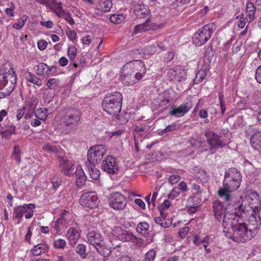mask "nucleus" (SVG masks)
Wrapping results in <instances>:
<instances>
[{
	"instance_id": "37998d69",
	"label": "nucleus",
	"mask_w": 261,
	"mask_h": 261,
	"mask_svg": "<svg viewBox=\"0 0 261 261\" xmlns=\"http://www.w3.org/2000/svg\"><path fill=\"white\" fill-rule=\"evenodd\" d=\"M196 177L201 182L205 181L207 180V174L202 169H199L195 175Z\"/></svg>"
},
{
	"instance_id": "a18cd8bd",
	"label": "nucleus",
	"mask_w": 261,
	"mask_h": 261,
	"mask_svg": "<svg viewBox=\"0 0 261 261\" xmlns=\"http://www.w3.org/2000/svg\"><path fill=\"white\" fill-rule=\"evenodd\" d=\"M112 7V3L110 0H106L100 5L101 11L104 12L110 11Z\"/></svg>"
},
{
	"instance_id": "a878e982",
	"label": "nucleus",
	"mask_w": 261,
	"mask_h": 261,
	"mask_svg": "<svg viewBox=\"0 0 261 261\" xmlns=\"http://www.w3.org/2000/svg\"><path fill=\"white\" fill-rule=\"evenodd\" d=\"M232 206L233 207V213L236 216L244 217L247 215L245 207L243 206L242 202L239 201L238 202H235L234 204H232Z\"/></svg>"
},
{
	"instance_id": "69168bd1",
	"label": "nucleus",
	"mask_w": 261,
	"mask_h": 261,
	"mask_svg": "<svg viewBox=\"0 0 261 261\" xmlns=\"http://www.w3.org/2000/svg\"><path fill=\"white\" fill-rule=\"evenodd\" d=\"M40 24L42 26L45 27L48 29L51 28L53 26V23L51 20H48L47 21H40Z\"/></svg>"
},
{
	"instance_id": "e2e57ef3",
	"label": "nucleus",
	"mask_w": 261,
	"mask_h": 261,
	"mask_svg": "<svg viewBox=\"0 0 261 261\" xmlns=\"http://www.w3.org/2000/svg\"><path fill=\"white\" fill-rule=\"evenodd\" d=\"M193 243L196 246L200 245L203 243L202 238H201L198 235H196L193 238Z\"/></svg>"
},
{
	"instance_id": "dca6fc26",
	"label": "nucleus",
	"mask_w": 261,
	"mask_h": 261,
	"mask_svg": "<svg viewBox=\"0 0 261 261\" xmlns=\"http://www.w3.org/2000/svg\"><path fill=\"white\" fill-rule=\"evenodd\" d=\"M71 221V214L66 210H64L60 216L55 222L54 228L59 232L63 228H66Z\"/></svg>"
},
{
	"instance_id": "680f3d73",
	"label": "nucleus",
	"mask_w": 261,
	"mask_h": 261,
	"mask_svg": "<svg viewBox=\"0 0 261 261\" xmlns=\"http://www.w3.org/2000/svg\"><path fill=\"white\" fill-rule=\"evenodd\" d=\"M37 44L39 49L40 50H43L46 48L47 43L45 40H41L38 42Z\"/></svg>"
},
{
	"instance_id": "7c9ffc66",
	"label": "nucleus",
	"mask_w": 261,
	"mask_h": 261,
	"mask_svg": "<svg viewBox=\"0 0 261 261\" xmlns=\"http://www.w3.org/2000/svg\"><path fill=\"white\" fill-rule=\"evenodd\" d=\"M246 10L247 15L248 17L249 20H247L249 22H251L254 19L255 12L256 8L254 6V4L251 2H247L246 6Z\"/></svg>"
},
{
	"instance_id": "2f4dec72",
	"label": "nucleus",
	"mask_w": 261,
	"mask_h": 261,
	"mask_svg": "<svg viewBox=\"0 0 261 261\" xmlns=\"http://www.w3.org/2000/svg\"><path fill=\"white\" fill-rule=\"evenodd\" d=\"M136 231L142 236H148L149 234L148 224L146 222L139 223L136 228Z\"/></svg>"
},
{
	"instance_id": "5701e85b",
	"label": "nucleus",
	"mask_w": 261,
	"mask_h": 261,
	"mask_svg": "<svg viewBox=\"0 0 261 261\" xmlns=\"http://www.w3.org/2000/svg\"><path fill=\"white\" fill-rule=\"evenodd\" d=\"M250 141L251 146L261 153V132L254 133Z\"/></svg>"
},
{
	"instance_id": "bf43d9fd",
	"label": "nucleus",
	"mask_w": 261,
	"mask_h": 261,
	"mask_svg": "<svg viewBox=\"0 0 261 261\" xmlns=\"http://www.w3.org/2000/svg\"><path fill=\"white\" fill-rule=\"evenodd\" d=\"M189 231V227H186L180 229L178 231V234L179 237L184 239L186 237Z\"/></svg>"
},
{
	"instance_id": "052dcab7",
	"label": "nucleus",
	"mask_w": 261,
	"mask_h": 261,
	"mask_svg": "<svg viewBox=\"0 0 261 261\" xmlns=\"http://www.w3.org/2000/svg\"><path fill=\"white\" fill-rule=\"evenodd\" d=\"M255 77L257 82L261 84V65L259 66L256 69Z\"/></svg>"
},
{
	"instance_id": "6ab92c4d",
	"label": "nucleus",
	"mask_w": 261,
	"mask_h": 261,
	"mask_svg": "<svg viewBox=\"0 0 261 261\" xmlns=\"http://www.w3.org/2000/svg\"><path fill=\"white\" fill-rule=\"evenodd\" d=\"M34 204L30 203L24 204L22 205L15 206L14 208L13 218L17 219H21L24 213H27L28 210H33L35 208Z\"/></svg>"
},
{
	"instance_id": "f704fd0d",
	"label": "nucleus",
	"mask_w": 261,
	"mask_h": 261,
	"mask_svg": "<svg viewBox=\"0 0 261 261\" xmlns=\"http://www.w3.org/2000/svg\"><path fill=\"white\" fill-rule=\"evenodd\" d=\"M48 110L46 108L37 109L35 112L36 117L40 120H45L48 116Z\"/></svg>"
},
{
	"instance_id": "49530a36",
	"label": "nucleus",
	"mask_w": 261,
	"mask_h": 261,
	"mask_svg": "<svg viewBox=\"0 0 261 261\" xmlns=\"http://www.w3.org/2000/svg\"><path fill=\"white\" fill-rule=\"evenodd\" d=\"M155 251L153 249H150L145 254L144 261H153L155 257Z\"/></svg>"
},
{
	"instance_id": "ea45409f",
	"label": "nucleus",
	"mask_w": 261,
	"mask_h": 261,
	"mask_svg": "<svg viewBox=\"0 0 261 261\" xmlns=\"http://www.w3.org/2000/svg\"><path fill=\"white\" fill-rule=\"evenodd\" d=\"M43 149L49 153H57L59 152L58 147L49 143L45 144L43 147Z\"/></svg>"
},
{
	"instance_id": "4d7b16f0",
	"label": "nucleus",
	"mask_w": 261,
	"mask_h": 261,
	"mask_svg": "<svg viewBox=\"0 0 261 261\" xmlns=\"http://www.w3.org/2000/svg\"><path fill=\"white\" fill-rule=\"evenodd\" d=\"M219 99L220 101V105L221 110V113L222 114H223L225 111V102L223 100L224 99V96L223 94L221 93H219Z\"/></svg>"
},
{
	"instance_id": "c756f323",
	"label": "nucleus",
	"mask_w": 261,
	"mask_h": 261,
	"mask_svg": "<svg viewBox=\"0 0 261 261\" xmlns=\"http://www.w3.org/2000/svg\"><path fill=\"white\" fill-rule=\"evenodd\" d=\"M24 77L27 81L35 84L38 87H40L42 85L41 80L31 72H25L24 74Z\"/></svg>"
},
{
	"instance_id": "72a5a7b5",
	"label": "nucleus",
	"mask_w": 261,
	"mask_h": 261,
	"mask_svg": "<svg viewBox=\"0 0 261 261\" xmlns=\"http://www.w3.org/2000/svg\"><path fill=\"white\" fill-rule=\"evenodd\" d=\"M150 22V18L148 17L146 21L140 24L137 25L135 27V32L136 33L145 32L149 29H152L151 27H149V22Z\"/></svg>"
},
{
	"instance_id": "c85d7f7f",
	"label": "nucleus",
	"mask_w": 261,
	"mask_h": 261,
	"mask_svg": "<svg viewBox=\"0 0 261 261\" xmlns=\"http://www.w3.org/2000/svg\"><path fill=\"white\" fill-rule=\"evenodd\" d=\"M249 206L252 210V214L251 216H255L256 217H259L257 213L261 210V200L259 199H254V201H249Z\"/></svg>"
},
{
	"instance_id": "0eeeda50",
	"label": "nucleus",
	"mask_w": 261,
	"mask_h": 261,
	"mask_svg": "<svg viewBox=\"0 0 261 261\" xmlns=\"http://www.w3.org/2000/svg\"><path fill=\"white\" fill-rule=\"evenodd\" d=\"M228 133L227 130H222L219 135H218L213 131H207L205 133L207 142L210 146V150L215 151L219 148H222L225 145L224 143L223 137H225Z\"/></svg>"
},
{
	"instance_id": "9b49d317",
	"label": "nucleus",
	"mask_w": 261,
	"mask_h": 261,
	"mask_svg": "<svg viewBox=\"0 0 261 261\" xmlns=\"http://www.w3.org/2000/svg\"><path fill=\"white\" fill-rule=\"evenodd\" d=\"M114 236L118 238L119 240L124 242H132L135 243V240H138V242L142 241L141 239H139L130 231L126 230L121 227L116 226L112 230Z\"/></svg>"
},
{
	"instance_id": "2eb2a0df",
	"label": "nucleus",
	"mask_w": 261,
	"mask_h": 261,
	"mask_svg": "<svg viewBox=\"0 0 261 261\" xmlns=\"http://www.w3.org/2000/svg\"><path fill=\"white\" fill-rule=\"evenodd\" d=\"M192 102L191 100L182 103L177 108H176L174 106H172L170 108L169 114L175 117H180L188 113L192 108Z\"/></svg>"
},
{
	"instance_id": "473e14b6",
	"label": "nucleus",
	"mask_w": 261,
	"mask_h": 261,
	"mask_svg": "<svg viewBox=\"0 0 261 261\" xmlns=\"http://www.w3.org/2000/svg\"><path fill=\"white\" fill-rule=\"evenodd\" d=\"M95 165L87 164L91 178L94 180L98 179L100 176V171L95 167Z\"/></svg>"
},
{
	"instance_id": "e433bc0d",
	"label": "nucleus",
	"mask_w": 261,
	"mask_h": 261,
	"mask_svg": "<svg viewBox=\"0 0 261 261\" xmlns=\"http://www.w3.org/2000/svg\"><path fill=\"white\" fill-rule=\"evenodd\" d=\"M75 252L82 259H85L88 255V253H86V246L83 244L77 245L75 248Z\"/></svg>"
},
{
	"instance_id": "423d86ee",
	"label": "nucleus",
	"mask_w": 261,
	"mask_h": 261,
	"mask_svg": "<svg viewBox=\"0 0 261 261\" xmlns=\"http://www.w3.org/2000/svg\"><path fill=\"white\" fill-rule=\"evenodd\" d=\"M80 120V112L77 109L69 108L66 110L62 117L63 124L71 131L74 130Z\"/></svg>"
},
{
	"instance_id": "4be33fe9",
	"label": "nucleus",
	"mask_w": 261,
	"mask_h": 261,
	"mask_svg": "<svg viewBox=\"0 0 261 261\" xmlns=\"http://www.w3.org/2000/svg\"><path fill=\"white\" fill-rule=\"evenodd\" d=\"M55 5L57 6V8L58 9V12H57L56 10L55 11L57 15L59 17L64 18L70 25H73L74 24V20L69 14L67 13L64 11L62 7L61 3H55Z\"/></svg>"
},
{
	"instance_id": "1a4fd4ad",
	"label": "nucleus",
	"mask_w": 261,
	"mask_h": 261,
	"mask_svg": "<svg viewBox=\"0 0 261 261\" xmlns=\"http://www.w3.org/2000/svg\"><path fill=\"white\" fill-rule=\"evenodd\" d=\"M105 145H99L91 147L88 151L87 164L96 165L100 161L106 153Z\"/></svg>"
},
{
	"instance_id": "c03bdc74",
	"label": "nucleus",
	"mask_w": 261,
	"mask_h": 261,
	"mask_svg": "<svg viewBox=\"0 0 261 261\" xmlns=\"http://www.w3.org/2000/svg\"><path fill=\"white\" fill-rule=\"evenodd\" d=\"M68 56L71 61H73L77 54V49L76 48L73 46H70L69 47L68 51H67Z\"/></svg>"
},
{
	"instance_id": "79ce46f5",
	"label": "nucleus",
	"mask_w": 261,
	"mask_h": 261,
	"mask_svg": "<svg viewBox=\"0 0 261 261\" xmlns=\"http://www.w3.org/2000/svg\"><path fill=\"white\" fill-rule=\"evenodd\" d=\"M179 68H170L168 70L167 76L171 80L175 82Z\"/></svg>"
},
{
	"instance_id": "cd10ccee",
	"label": "nucleus",
	"mask_w": 261,
	"mask_h": 261,
	"mask_svg": "<svg viewBox=\"0 0 261 261\" xmlns=\"http://www.w3.org/2000/svg\"><path fill=\"white\" fill-rule=\"evenodd\" d=\"M97 252L105 257L110 256L112 253V249L102 243L95 248Z\"/></svg>"
},
{
	"instance_id": "6e6552de",
	"label": "nucleus",
	"mask_w": 261,
	"mask_h": 261,
	"mask_svg": "<svg viewBox=\"0 0 261 261\" xmlns=\"http://www.w3.org/2000/svg\"><path fill=\"white\" fill-rule=\"evenodd\" d=\"M108 199L110 206L116 211H123L127 204L126 197L120 192L111 193Z\"/></svg>"
},
{
	"instance_id": "0e129e2a",
	"label": "nucleus",
	"mask_w": 261,
	"mask_h": 261,
	"mask_svg": "<svg viewBox=\"0 0 261 261\" xmlns=\"http://www.w3.org/2000/svg\"><path fill=\"white\" fill-rule=\"evenodd\" d=\"M67 35L70 40H73L76 38V33L73 30L67 31Z\"/></svg>"
},
{
	"instance_id": "393cba45",
	"label": "nucleus",
	"mask_w": 261,
	"mask_h": 261,
	"mask_svg": "<svg viewBox=\"0 0 261 261\" xmlns=\"http://www.w3.org/2000/svg\"><path fill=\"white\" fill-rule=\"evenodd\" d=\"M76 176L75 184L79 188H82L86 180V176L81 168H77L74 172Z\"/></svg>"
},
{
	"instance_id": "f03ea898",
	"label": "nucleus",
	"mask_w": 261,
	"mask_h": 261,
	"mask_svg": "<svg viewBox=\"0 0 261 261\" xmlns=\"http://www.w3.org/2000/svg\"><path fill=\"white\" fill-rule=\"evenodd\" d=\"M241 180L242 175L239 170L236 168L228 169L225 173L223 187L218 191V195L227 202L232 201L231 193L240 187Z\"/></svg>"
},
{
	"instance_id": "ddd939ff",
	"label": "nucleus",
	"mask_w": 261,
	"mask_h": 261,
	"mask_svg": "<svg viewBox=\"0 0 261 261\" xmlns=\"http://www.w3.org/2000/svg\"><path fill=\"white\" fill-rule=\"evenodd\" d=\"M126 69H129L132 73L135 74V77L139 81L146 73V68L143 62L140 60H135L127 63Z\"/></svg>"
},
{
	"instance_id": "aec40b11",
	"label": "nucleus",
	"mask_w": 261,
	"mask_h": 261,
	"mask_svg": "<svg viewBox=\"0 0 261 261\" xmlns=\"http://www.w3.org/2000/svg\"><path fill=\"white\" fill-rule=\"evenodd\" d=\"M134 13L138 18L148 17L150 11L146 5L137 4L134 7Z\"/></svg>"
},
{
	"instance_id": "338daca9",
	"label": "nucleus",
	"mask_w": 261,
	"mask_h": 261,
	"mask_svg": "<svg viewBox=\"0 0 261 261\" xmlns=\"http://www.w3.org/2000/svg\"><path fill=\"white\" fill-rule=\"evenodd\" d=\"M135 203L143 210L145 209V204L141 199H136L135 200Z\"/></svg>"
},
{
	"instance_id": "de8ad7c7",
	"label": "nucleus",
	"mask_w": 261,
	"mask_h": 261,
	"mask_svg": "<svg viewBox=\"0 0 261 261\" xmlns=\"http://www.w3.org/2000/svg\"><path fill=\"white\" fill-rule=\"evenodd\" d=\"M66 241L63 239H58L54 242V247L56 249H63L66 245Z\"/></svg>"
},
{
	"instance_id": "864d4df0",
	"label": "nucleus",
	"mask_w": 261,
	"mask_h": 261,
	"mask_svg": "<svg viewBox=\"0 0 261 261\" xmlns=\"http://www.w3.org/2000/svg\"><path fill=\"white\" fill-rule=\"evenodd\" d=\"M181 177L179 175H171L168 178V182L171 185L177 183L180 179Z\"/></svg>"
},
{
	"instance_id": "a19ab883",
	"label": "nucleus",
	"mask_w": 261,
	"mask_h": 261,
	"mask_svg": "<svg viewBox=\"0 0 261 261\" xmlns=\"http://www.w3.org/2000/svg\"><path fill=\"white\" fill-rule=\"evenodd\" d=\"M28 19V16L23 15L22 17L18 20L17 23H15L13 24V28L16 30H20L24 24Z\"/></svg>"
},
{
	"instance_id": "6e6d98bb",
	"label": "nucleus",
	"mask_w": 261,
	"mask_h": 261,
	"mask_svg": "<svg viewBox=\"0 0 261 261\" xmlns=\"http://www.w3.org/2000/svg\"><path fill=\"white\" fill-rule=\"evenodd\" d=\"M259 199L257 193L255 191H250L247 196L248 202L249 201H254V199Z\"/></svg>"
},
{
	"instance_id": "f257e3e1",
	"label": "nucleus",
	"mask_w": 261,
	"mask_h": 261,
	"mask_svg": "<svg viewBox=\"0 0 261 261\" xmlns=\"http://www.w3.org/2000/svg\"><path fill=\"white\" fill-rule=\"evenodd\" d=\"M250 222L254 221L253 227L247 225L245 222H239L232 226L233 233L230 236H227L236 242H245L251 240L258 232L261 223L260 217L252 216L249 218Z\"/></svg>"
},
{
	"instance_id": "a211bd4d",
	"label": "nucleus",
	"mask_w": 261,
	"mask_h": 261,
	"mask_svg": "<svg viewBox=\"0 0 261 261\" xmlns=\"http://www.w3.org/2000/svg\"><path fill=\"white\" fill-rule=\"evenodd\" d=\"M88 242L95 248L103 240V238L100 232L96 230L89 231L87 235Z\"/></svg>"
},
{
	"instance_id": "bb28decb",
	"label": "nucleus",
	"mask_w": 261,
	"mask_h": 261,
	"mask_svg": "<svg viewBox=\"0 0 261 261\" xmlns=\"http://www.w3.org/2000/svg\"><path fill=\"white\" fill-rule=\"evenodd\" d=\"M48 249V247L45 243H40L37 244L32 248L31 252L34 256H38L42 253H45Z\"/></svg>"
},
{
	"instance_id": "5fc2aeb1",
	"label": "nucleus",
	"mask_w": 261,
	"mask_h": 261,
	"mask_svg": "<svg viewBox=\"0 0 261 261\" xmlns=\"http://www.w3.org/2000/svg\"><path fill=\"white\" fill-rule=\"evenodd\" d=\"M186 76V72L179 68L178 72H177L176 81L181 82L185 80Z\"/></svg>"
},
{
	"instance_id": "4468645a",
	"label": "nucleus",
	"mask_w": 261,
	"mask_h": 261,
	"mask_svg": "<svg viewBox=\"0 0 261 261\" xmlns=\"http://www.w3.org/2000/svg\"><path fill=\"white\" fill-rule=\"evenodd\" d=\"M101 169L110 174H117L119 170L116 159L111 155L107 156L102 161Z\"/></svg>"
},
{
	"instance_id": "9d476101",
	"label": "nucleus",
	"mask_w": 261,
	"mask_h": 261,
	"mask_svg": "<svg viewBox=\"0 0 261 261\" xmlns=\"http://www.w3.org/2000/svg\"><path fill=\"white\" fill-rule=\"evenodd\" d=\"M79 202L85 208L93 209L98 206V197L95 192L84 191L80 197Z\"/></svg>"
},
{
	"instance_id": "b1692460",
	"label": "nucleus",
	"mask_w": 261,
	"mask_h": 261,
	"mask_svg": "<svg viewBox=\"0 0 261 261\" xmlns=\"http://www.w3.org/2000/svg\"><path fill=\"white\" fill-rule=\"evenodd\" d=\"M67 237L68 239L69 243L73 246L75 245L77 240L80 237V234L76 228H70L67 233Z\"/></svg>"
},
{
	"instance_id": "13d9d810",
	"label": "nucleus",
	"mask_w": 261,
	"mask_h": 261,
	"mask_svg": "<svg viewBox=\"0 0 261 261\" xmlns=\"http://www.w3.org/2000/svg\"><path fill=\"white\" fill-rule=\"evenodd\" d=\"M180 191L179 188L177 187L174 188L170 192V194H168V197L169 199H174L179 194Z\"/></svg>"
},
{
	"instance_id": "774afa93",
	"label": "nucleus",
	"mask_w": 261,
	"mask_h": 261,
	"mask_svg": "<svg viewBox=\"0 0 261 261\" xmlns=\"http://www.w3.org/2000/svg\"><path fill=\"white\" fill-rule=\"evenodd\" d=\"M258 110L257 111V119L258 122L261 124V102L258 103Z\"/></svg>"
},
{
	"instance_id": "20e7f679",
	"label": "nucleus",
	"mask_w": 261,
	"mask_h": 261,
	"mask_svg": "<svg viewBox=\"0 0 261 261\" xmlns=\"http://www.w3.org/2000/svg\"><path fill=\"white\" fill-rule=\"evenodd\" d=\"M16 81L17 75L12 68L8 72L0 73V99L10 95Z\"/></svg>"
},
{
	"instance_id": "f3484780",
	"label": "nucleus",
	"mask_w": 261,
	"mask_h": 261,
	"mask_svg": "<svg viewBox=\"0 0 261 261\" xmlns=\"http://www.w3.org/2000/svg\"><path fill=\"white\" fill-rule=\"evenodd\" d=\"M130 71L129 69H126V65H125L123 68L122 75L120 76L122 83L127 86L132 85L138 81L135 74Z\"/></svg>"
},
{
	"instance_id": "603ef678",
	"label": "nucleus",
	"mask_w": 261,
	"mask_h": 261,
	"mask_svg": "<svg viewBox=\"0 0 261 261\" xmlns=\"http://www.w3.org/2000/svg\"><path fill=\"white\" fill-rule=\"evenodd\" d=\"M206 75V73L205 70L201 69L197 72L195 81H197L199 83L201 82Z\"/></svg>"
},
{
	"instance_id": "39448f33",
	"label": "nucleus",
	"mask_w": 261,
	"mask_h": 261,
	"mask_svg": "<svg viewBox=\"0 0 261 261\" xmlns=\"http://www.w3.org/2000/svg\"><path fill=\"white\" fill-rule=\"evenodd\" d=\"M216 26L214 23H208L203 27L202 29L196 32L193 37V43L196 46H201L205 44L211 37Z\"/></svg>"
},
{
	"instance_id": "3c124183",
	"label": "nucleus",
	"mask_w": 261,
	"mask_h": 261,
	"mask_svg": "<svg viewBox=\"0 0 261 261\" xmlns=\"http://www.w3.org/2000/svg\"><path fill=\"white\" fill-rule=\"evenodd\" d=\"M36 2L45 5L46 7L51 9V4H53L54 7L57 8V6L55 5V3H57L56 0H35Z\"/></svg>"
},
{
	"instance_id": "f8f14e48",
	"label": "nucleus",
	"mask_w": 261,
	"mask_h": 261,
	"mask_svg": "<svg viewBox=\"0 0 261 261\" xmlns=\"http://www.w3.org/2000/svg\"><path fill=\"white\" fill-rule=\"evenodd\" d=\"M58 160L59 162V167L61 172L65 175L71 176L73 175L74 168V162L72 160H70L66 156H59Z\"/></svg>"
},
{
	"instance_id": "09e8293b",
	"label": "nucleus",
	"mask_w": 261,
	"mask_h": 261,
	"mask_svg": "<svg viewBox=\"0 0 261 261\" xmlns=\"http://www.w3.org/2000/svg\"><path fill=\"white\" fill-rule=\"evenodd\" d=\"M59 84V80L56 79H50L47 82V86L49 89H55Z\"/></svg>"
},
{
	"instance_id": "8fccbe9b",
	"label": "nucleus",
	"mask_w": 261,
	"mask_h": 261,
	"mask_svg": "<svg viewBox=\"0 0 261 261\" xmlns=\"http://www.w3.org/2000/svg\"><path fill=\"white\" fill-rule=\"evenodd\" d=\"M135 131L137 133L143 132V134H140L139 136L141 137H143L144 138L146 137L147 135V131L148 129L145 126H136L135 128Z\"/></svg>"
},
{
	"instance_id": "412c9836",
	"label": "nucleus",
	"mask_w": 261,
	"mask_h": 261,
	"mask_svg": "<svg viewBox=\"0 0 261 261\" xmlns=\"http://www.w3.org/2000/svg\"><path fill=\"white\" fill-rule=\"evenodd\" d=\"M213 209L215 218L219 221L223 217H225L224 211L225 208L221 202L218 200L214 201L213 203Z\"/></svg>"
},
{
	"instance_id": "7ed1b4c3",
	"label": "nucleus",
	"mask_w": 261,
	"mask_h": 261,
	"mask_svg": "<svg viewBox=\"0 0 261 261\" xmlns=\"http://www.w3.org/2000/svg\"><path fill=\"white\" fill-rule=\"evenodd\" d=\"M122 95L118 91L108 94L104 97L101 107L108 114L117 115L121 110Z\"/></svg>"
},
{
	"instance_id": "58836bf2",
	"label": "nucleus",
	"mask_w": 261,
	"mask_h": 261,
	"mask_svg": "<svg viewBox=\"0 0 261 261\" xmlns=\"http://www.w3.org/2000/svg\"><path fill=\"white\" fill-rule=\"evenodd\" d=\"M15 133V127L13 126L12 128H9L8 129L1 131V134L3 138H5L6 140H9L11 135Z\"/></svg>"
},
{
	"instance_id": "4c0bfd02",
	"label": "nucleus",
	"mask_w": 261,
	"mask_h": 261,
	"mask_svg": "<svg viewBox=\"0 0 261 261\" xmlns=\"http://www.w3.org/2000/svg\"><path fill=\"white\" fill-rule=\"evenodd\" d=\"M125 17L122 14H112L110 16V20L111 22L119 24L124 21Z\"/></svg>"
},
{
	"instance_id": "c9c22d12",
	"label": "nucleus",
	"mask_w": 261,
	"mask_h": 261,
	"mask_svg": "<svg viewBox=\"0 0 261 261\" xmlns=\"http://www.w3.org/2000/svg\"><path fill=\"white\" fill-rule=\"evenodd\" d=\"M37 74L38 75L49 76V73L47 71V65L44 63H40L36 66Z\"/></svg>"
}]
</instances>
